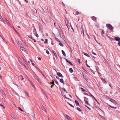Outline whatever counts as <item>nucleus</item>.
Returning a JSON list of instances; mask_svg holds the SVG:
<instances>
[{"label":"nucleus","instance_id":"29","mask_svg":"<svg viewBox=\"0 0 120 120\" xmlns=\"http://www.w3.org/2000/svg\"><path fill=\"white\" fill-rule=\"evenodd\" d=\"M102 36H104L103 34H105V33L104 32L103 30H102Z\"/></svg>","mask_w":120,"mask_h":120},{"label":"nucleus","instance_id":"27","mask_svg":"<svg viewBox=\"0 0 120 120\" xmlns=\"http://www.w3.org/2000/svg\"><path fill=\"white\" fill-rule=\"evenodd\" d=\"M20 77L21 78V79L22 80H23V79H24V78H23V76L22 75H20Z\"/></svg>","mask_w":120,"mask_h":120},{"label":"nucleus","instance_id":"44","mask_svg":"<svg viewBox=\"0 0 120 120\" xmlns=\"http://www.w3.org/2000/svg\"><path fill=\"white\" fill-rule=\"evenodd\" d=\"M84 71L86 74H87L88 73L87 71L85 69Z\"/></svg>","mask_w":120,"mask_h":120},{"label":"nucleus","instance_id":"54","mask_svg":"<svg viewBox=\"0 0 120 120\" xmlns=\"http://www.w3.org/2000/svg\"><path fill=\"white\" fill-rule=\"evenodd\" d=\"M82 69H83V70L84 71L85 70V69H84V68L83 67H82Z\"/></svg>","mask_w":120,"mask_h":120},{"label":"nucleus","instance_id":"18","mask_svg":"<svg viewBox=\"0 0 120 120\" xmlns=\"http://www.w3.org/2000/svg\"><path fill=\"white\" fill-rule=\"evenodd\" d=\"M92 56H93V57L94 58H95V57H94V56H95L96 55V53H92Z\"/></svg>","mask_w":120,"mask_h":120},{"label":"nucleus","instance_id":"40","mask_svg":"<svg viewBox=\"0 0 120 120\" xmlns=\"http://www.w3.org/2000/svg\"><path fill=\"white\" fill-rule=\"evenodd\" d=\"M78 62H79V64H80L81 63V62L80 61V59H78Z\"/></svg>","mask_w":120,"mask_h":120},{"label":"nucleus","instance_id":"5","mask_svg":"<svg viewBox=\"0 0 120 120\" xmlns=\"http://www.w3.org/2000/svg\"><path fill=\"white\" fill-rule=\"evenodd\" d=\"M115 40L117 41H120V38L119 37H115Z\"/></svg>","mask_w":120,"mask_h":120},{"label":"nucleus","instance_id":"46","mask_svg":"<svg viewBox=\"0 0 120 120\" xmlns=\"http://www.w3.org/2000/svg\"><path fill=\"white\" fill-rule=\"evenodd\" d=\"M76 12L77 13L76 15H79V12L78 11H77Z\"/></svg>","mask_w":120,"mask_h":120},{"label":"nucleus","instance_id":"41","mask_svg":"<svg viewBox=\"0 0 120 120\" xmlns=\"http://www.w3.org/2000/svg\"><path fill=\"white\" fill-rule=\"evenodd\" d=\"M14 30H15V32H16V33L18 34L19 35V33H18V32H17V31L15 29H14Z\"/></svg>","mask_w":120,"mask_h":120},{"label":"nucleus","instance_id":"26","mask_svg":"<svg viewBox=\"0 0 120 120\" xmlns=\"http://www.w3.org/2000/svg\"><path fill=\"white\" fill-rule=\"evenodd\" d=\"M77 109L79 111H82L81 109L80 108H79V107H77Z\"/></svg>","mask_w":120,"mask_h":120},{"label":"nucleus","instance_id":"9","mask_svg":"<svg viewBox=\"0 0 120 120\" xmlns=\"http://www.w3.org/2000/svg\"><path fill=\"white\" fill-rule=\"evenodd\" d=\"M92 19L94 21H95L97 19V18L95 16H93L92 17Z\"/></svg>","mask_w":120,"mask_h":120},{"label":"nucleus","instance_id":"43","mask_svg":"<svg viewBox=\"0 0 120 120\" xmlns=\"http://www.w3.org/2000/svg\"><path fill=\"white\" fill-rule=\"evenodd\" d=\"M63 97L65 98H66V99H68V98H67L66 96L65 95H64V96H63Z\"/></svg>","mask_w":120,"mask_h":120},{"label":"nucleus","instance_id":"7","mask_svg":"<svg viewBox=\"0 0 120 120\" xmlns=\"http://www.w3.org/2000/svg\"><path fill=\"white\" fill-rule=\"evenodd\" d=\"M101 80L103 81V83H107V82L104 79H103L102 78H101Z\"/></svg>","mask_w":120,"mask_h":120},{"label":"nucleus","instance_id":"38","mask_svg":"<svg viewBox=\"0 0 120 120\" xmlns=\"http://www.w3.org/2000/svg\"><path fill=\"white\" fill-rule=\"evenodd\" d=\"M28 36L29 37L31 38L32 39H33V38H32V37L31 36L29 35V36Z\"/></svg>","mask_w":120,"mask_h":120},{"label":"nucleus","instance_id":"49","mask_svg":"<svg viewBox=\"0 0 120 120\" xmlns=\"http://www.w3.org/2000/svg\"><path fill=\"white\" fill-rule=\"evenodd\" d=\"M118 44L119 46H120V41H119V42L118 43Z\"/></svg>","mask_w":120,"mask_h":120},{"label":"nucleus","instance_id":"51","mask_svg":"<svg viewBox=\"0 0 120 120\" xmlns=\"http://www.w3.org/2000/svg\"><path fill=\"white\" fill-rule=\"evenodd\" d=\"M54 84H53L51 86V88H52L53 86L54 85Z\"/></svg>","mask_w":120,"mask_h":120},{"label":"nucleus","instance_id":"24","mask_svg":"<svg viewBox=\"0 0 120 120\" xmlns=\"http://www.w3.org/2000/svg\"><path fill=\"white\" fill-rule=\"evenodd\" d=\"M67 103H68V104L71 107H72L73 108H74V106H73V105H72L71 104H70V103H68V102H67Z\"/></svg>","mask_w":120,"mask_h":120},{"label":"nucleus","instance_id":"31","mask_svg":"<svg viewBox=\"0 0 120 120\" xmlns=\"http://www.w3.org/2000/svg\"><path fill=\"white\" fill-rule=\"evenodd\" d=\"M80 88L82 90V91H83L84 92L85 90V89H84L82 87H80Z\"/></svg>","mask_w":120,"mask_h":120},{"label":"nucleus","instance_id":"64","mask_svg":"<svg viewBox=\"0 0 120 120\" xmlns=\"http://www.w3.org/2000/svg\"><path fill=\"white\" fill-rule=\"evenodd\" d=\"M30 60L31 61V62H32V60H31V59H30Z\"/></svg>","mask_w":120,"mask_h":120},{"label":"nucleus","instance_id":"39","mask_svg":"<svg viewBox=\"0 0 120 120\" xmlns=\"http://www.w3.org/2000/svg\"><path fill=\"white\" fill-rule=\"evenodd\" d=\"M62 89L64 91L67 92L66 90L64 88H62Z\"/></svg>","mask_w":120,"mask_h":120},{"label":"nucleus","instance_id":"21","mask_svg":"<svg viewBox=\"0 0 120 120\" xmlns=\"http://www.w3.org/2000/svg\"><path fill=\"white\" fill-rule=\"evenodd\" d=\"M0 106L2 107L3 109H5V107H4V105L2 104H0Z\"/></svg>","mask_w":120,"mask_h":120},{"label":"nucleus","instance_id":"35","mask_svg":"<svg viewBox=\"0 0 120 120\" xmlns=\"http://www.w3.org/2000/svg\"><path fill=\"white\" fill-rule=\"evenodd\" d=\"M53 56H55V57H56L57 55L56 53H53Z\"/></svg>","mask_w":120,"mask_h":120},{"label":"nucleus","instance_id":"2","mask_svg":"<svg viewBox=\"0 0 120 120\" xmlns=\"http://www.w3.org/2000/svg\"><path fill=\"white\" fill-rule=\"evenodd\" d=\"M56 74L59 77L62 78H63L64 77L62 74L60 73L57 72L56 73Z\"/></svg>","mask_w":120,"mask_h":120},{"label":"nucleus","instance_id":"62","mask_svg":"<svg viewBox=\"0 0 120 120\" xmlns=\"http://www.w3.org/2000/svg\"><path fill=\"white\" fill-rule=\"evenodd\" d=\"M112 99H110L109 100V101H112Z\"/></svg>","mask_w":120,"mask_h":120},{"label":"nucleus","instance_id":"25","mask_svg":"<svg viewBox=\"0 0 120 120\" xmlns=\"http://www.w3.org/2000/svg\"><path fill=\"white\" fill-rule=\"evenodd\" d=\"M59 45L62 46H64L63 44L61 42H60L59 43Z\"/></svg>","mask_w":120,"mask_h":120},{"label":"nucleus","instance_id":"16","mask_svg":"<svg viewBox=\"0 0 120 120\" xmlns=\"http://www.w3.org/2000/svg\"><path fill=\"white\" fill-rule=\"evenodd\" d=\"M84 53V55L88 57H89L90 56L87 53Z\"/></svg>","mask_w":120,"mask_h":120},{"label":"nucleus","instance_id":"15","mask_svg":"<svg viewBox=\"0 0 120 120\" xmlns=\"http://www.w3.org/2000/svg\"><path fill=\"white\" fill-rule=\"evenodd\" d=\"M18 59L20 63H22V62L21 60L19 57L18 58Z\"/></svg>","mask_w":120,"mask_h":120},{"label":"nucleus","instance_id":"52","mask_svg":"<svg viewBox=\"0 0 120 120\" xmlns=\"http://www.w3.org/2000/svg\"><path fill=\"white\" fill-rule=\"evenodd\" d=\"M89 94L90 95H89L90 96L92 97V96H93L92 94H91L90 93Z\"/></svg>","mask_w":120,"mask_h":120},{"label":"nucleus","instance_id":"42","mask_svg":"<svg viewBox=\"0 0 120 120\" xmlns=\"http://www.w3.org/2000/svg\"><path fill=\"white\" fill-rule=\"evenodd\" d=\"M37 79L38 81L40 83H41L40 81L38 79V78H37Z\"/></svg>","mask_w":120,"mask_h":120},{"label":"nucleus","instance_id":"45","mask_svg":"<svg viewBox=\"0 0 120 120\" xmlns=\"http://www.w3.org/2000/svg\"><path fill=\"white\" fill-rule=\"evenodd\" d=\"M17 44L18 45V46L19 45H20L21 44L20 43L19 41H18Z\"/></svg>","mask_w":120,"mask_h":120},{"label":"nucleus","instance_id":"14","mask_svg":"<svg viewBox=\"0 0 120 120\" xmlns=\"http://www.w3.org/2000/svg\"><path fill=\"white\" fill-rule=\"evenodd\" d=\"M41 107L42 108V110H44V111H45V108L42 105V104L41 105Z\"/></svg>","mask_w":120,"mask_h":120},{"label":"nucleus","instance_id":"61","mask_svg":"<svg viewBox=\"0 0 120 120\" xmlns=\"http://www.w3.org/2000/svg\"><path fill=\"white\" fill-rule=\"evenodd\" d=\"M86 65H87V66L88 67H90L88 65V64H86Z\"/></svg>","mask_w":120,"mask_h":120},{"label":"nucleus","instance_id":"10","mask_svg":"<svg viewBox=\"0 0 120 120\" xmlns=\"http://www.w3.org/2000/svg\"><path fill=\"white\" fill-rule=\"evenodd\" d=\"M112 101H111L112 103H113L114 104H116V101L113 99H112Z\"/></svg>","mask_w":120,"mask_h":120},{"label":"nucleus","instance_id":"28","mask_svg":"<svg viewBox=\"0 0 120 120\" xmlns=\"http://www.w3.org/2000/svg\"><path fill=\"white\" fill-rule=\"evenodd\" d=\"M6 21L7 22L8 24V25H9L10 24V23H9V21L7 20L6 19Z\"/></svg>","mask_w":120,"mask_h":120},{"label":"nucleus","instance_id":"1","mask_svg":"<svg viewBox=\"0 0 120 120\" xmlns=\"http://www.w3.org/2000/svg\"><path fill=\"white\" fill-rule=\"evenodd\" d=\"M106 26L108 29L111 30H112L114 28L113 27L109 24H106Z\"/></svg>","mask_w":120,"mask_h":120},{"label":"nucleus","instance_id":"30","mask_svg":"<svg viewBox=\"0 0 120 120\" xmlns=\"http://www.w3.org/2000/svg\"><path fill=\"white\" fill-rule=\"evenodd\" d=\"M18 46L20 48L21 47H23L22 45L21 44L20 45H19Z\"/></svg>","mask_w":120,"mask_h":120},{"label":"nucleus","instance_id":"50","mask_svg":"<svg viewBox=\"0 0 120 120\" xmlns=\"http://www.w3.org/2000/svg\"><path fill=\"white\" fill-rule=\"evenodd\" d=\"M31 85H32V86H33L34 87V88L35 86L34 85L33 83H32Z\"/></svg>","mask_w":120,"mask_h":120},{"label":"nucleus","instance_id":"53","mask_svg":"<svg viewBox=\"0 0 120 120\" xmlns=\"http://www.w3.org/2000/svg\"><path fill=\"white\" fill-rule=\"evenodd\" d=\"M55 82L57 84H58V82L57 81H55Z\"/></svg>","mask_w":120,"mask_h":120},{"label":"nucleus","instance_id":"3","mask_svg":"<svg viewBox=\"0 0 120 120\" xmlns=\"http://www.w3.org/2000/svg\"><path fill=\"white\" fill-rule=\"evenodd\" d=\"M64 116L65 118H67L68 120H72L71 119L70 117L68 116L67 115L65 114L64 115Z\"/></svg>","mask_w":120,"mask_h":120},{"label":"nucleus","instance_id":"17","mask_svg":"<svg viewBox=\"0 0 120 120\" xmlns=\"http://www.w3.org/2000/svg\"><path fill=\"white\" fill-rule=\"evenodd\" d=\"M37 68V69L42 74H43V73L42 72V71L41 70L38 68Z\"/></svg>","mask_w":120,"mask_h":120},{"label":"nucleus","instance_id":"23","mask_svg":"<svg viewBox=\"0 0 120 120\" xmlns=\"http://www.w3.org/2000/svg\"><path fill=\"white\" fill-rule=\"evenodd\" d=\"M50 83L51 84H52V85L53 84H54V81L53 80H52V82H50Z\"/></svg>","mask_w":120,"mask_h":120},{"label":"nucleus","instance_id":"48","mask_svg":"<svg viewBox=\"0 0 120 120\" xmlns=\"http://www.w3.org/2000/svg\"><path fill=\"white\" fill-rule=\"evenodd\" d=\"M0 18L2 20H3V18H2L1 16L0 15Z\"/></svg>","mask_w":120,"mask_h":120},{"label":"nucleus","instance_id":"36","mask_svg":"<svg viewBox=\"0 0 120 120\" xmlns=\"http://www.w3.org/2000/svg\"><path fill=\"white\" fill-rule=\"evenodd\" d=\"M11 117L14 119H15V118L13 115H11Z\"/></svg>","mask_w":120,"mask_h":120},{"label":"nucleus","instance_id":"56","mask_svg":"<svg viewBox=\"0 0 120 120\" xmlns=\"http://www.w3.org/2000/svg\"><path fill=\"white\" fill-rule=\"evenodd\" d=\"M63 55L64 56H65L66 55L65 53H62Z\"/></svg>","mask_w":120,"mask_h":120},{"label":"nucleus","instance_id":"55","mask_svg":"<svg viewBox=\"0 0 120 120\" xmlns=\"http://www.w3.org/2000/svg\"><path fill=\"white\" fill-rule=\"evenodd\" d=\"M38 59L39 60H41V59L40 58L38 57Z\"/></svg>","mask_w":120,"mask_h":120},{"label":"nucleus","instance_id":"37","mask_svg":"<svg viewBox=\"0 0 120 120\" xmlns=\"http://www.w3.org/2000/svg\"><path fill=\"white\" fill-rule=\"evenodd\" d=\"M48 41V39H45V41L44 42L45 43H47V41Z\"/></svg>","mask_w":120,"mask_h":120},{"label":"nucleus","instance_id":"34","mask_svg":"<svg viewBox=\"0 0 120 120\" xmlns=\"http://www.w3.org/2000/svg\"><path fill=\"white\" fill-rule=\"evenodd\" d=\"M22 59H23V60L24 61L25 63H27L26 61V60L23 57H22Z\"/></svg>","mask_w":120,"mask_h":120},{"label":"nucleus","instance_id":"32","mask_svg":"<svg viewBox=\"0 0 120 120\" xmlns=\"http://www.w3.org/2000/svg\"><path fill=\"white\" fill-rule=\"evenodd\" d=\"M22 41L23 42V44H24L25 45H26V42L25 41H22Z\"/></svg>","mask_w":120,"mask_h":120},{"label":"nucleus","instance_id":"57","mask_svg":"<svg viewBox=\"0 0 120 120\" xmlns=\"http://www.w3.org/2000/svg\"><path fill=\"white\" fill-rule=\"evenodd\" d=\"M25 1L27 3H28V1L27 0H25Z\"/></svg>","mask_w":120,"mask_h":120},{"label":"nucleus","instance_id":"63","mask_svg":"<svg viewBox=\"0 0 120 120\" xmlns=\"http://www.w3.org/2000/svg\"><path fill=\"white\" fill-rule=\"evenodd\" d=\"M32 64L33 66H34L35 65V64L34 63H32Z\"/></svg>","mask_w":120,"mask_h":120},{"label":"nucleus","instance_id":"12","mask_svg":"<svg viewBox=\"0 0 120 120\" xmlns=\"http://www.w3.org/2000/svg\"><path fill=\"white\" fill-rule=\"evenodd\" d=\"M69 70L71 73H72L73 72V70L72 68H70L69 69Z\"/></svg>","mask_w":120,"mask_h":120},{"label":"nucleus","instance_id":"13","mask_svg":"<svg viewBox=\"0 0 120 120\" xmlns=\"http://www.w3.org/2000/svg\"><path fill=\"white\" fill-rule=\"evenodd\" d=\"M84 101L86 102V103L88 105H89L90 104L88 103V102L85 99L84 100Z\"/></svg>","mask_w":120,"mask_h":120},{"label":"nucleus","instance_id":"33","mask_svg":"<svg viewBox=\"0 0 120 120\" xmlns=\"http://www.w3.org/2000/svg\"><path fill=\"white\" fill-rule=\"evenodd\" d=\"M55 39H56V40L58 41V42H60V41L59 40V39H58V38H55Z\"/></svg>","mask_w":120,"mask_h":120},{"label":"nucleus","instance_id":"47","mask_svg":"<svg viewBox=\"0 0 120 120\" xmlns=\"http://www.w3.org/2000/svg\"><path fill=\"white\" fill-rule=\"evenodd\" d=\"M21 64L22 65H23L24 67H26L25 65L24 64H23V63H22H22H21Z\"/></svg>","mask_w":120,"mask_h":120},{"label":"nucleus","instance_id":"8","mask_svg":"<svg viewBox=\"0 0 120 120\" xmlns=\"http://www.w3.org/2000/svg\"><path fill=\"white\" fill-rule=\"evenodd\" d=\"M0 91L1 93L3 95L5 96L6 95L5 93L4 92L3 90H1Z\"/></svg>","mask_w":120,"mask_h":120},{"label":"nucleus","instance_id":"19","mask_svg":"<svg viewBox=\"0 0 120 120\" xmlns=\"http://www.w3.org/2000/svg\"><path fill=\"white\" fill-rule=\"evenodd\" d=\"M75 102L77 105H79V103L77 101L75 100Z\"/></svg>","mask_w":120,"mask_h":120},{"label":"nucleus","instance_id":"22","mask_svg":"<svg viewBox=\"0 0 120 120\" xmlns=\"http://www.w3.org/2000/svg\"><path fill=\"white\" fill-rule=\"evenodd\" d=\"M18 109L21 111H22V112H24L23 110L20 107H18Z\"/></svg>","mask_w":120,"mask_h":120},{"label":"nucleus","instance_id":"20","mask_svg":"<svg viewBox=\"0 0 120 120\" xmlns=\"http://www.w3.org/2000/svg\"><path fill=\"white\" fill-rule=\"evenodd\" d=\"M109 106L110 107H111L113 108V109H116L117 108L116 107H113V106H111V105H109Z\"/></svg>","mask_w":120,"mask_h":120},{"label":"nucleus","instance_id":"11","mask_svg":"<svg viewBox=\"0 0 120 120\" xmlns=\"http://www.w3.org/2000/svg\"><path fill=\"white\" fill-rule=\"evenodd\" d=\"M60 82H61L62 83H64V80L63 79H60Z\"/></svg>","mask_w":120,"mask_h":120},{"label":"nucleus","instance_id":"6","mask_svg":"<svg viewBox=\"0 0 120 120\" xmlns=\"http://www.w3.org/2000/svg\"><path fill=\"white\" fill-rule=\"evenodd\" d=\"M66 60L67 62L68 63L70 64L71 65H73L71 63L69 60H68L67 59H66Z\"/></svg>","mask_w":120,"mask_h":120},{"label":"nucleus","instance_id":"58","mask_svg":"<svg viewBox=\"0 0 120 120\" xmlns=\"http://www.w3.org/2000/svg\"><path fill=\"white\" fill-rule=\"evenodd\" d=\"M62 4H63V5L65 7V8H66V7H65V5L64 4L63 2H62Z\"/></svg>","mask_w":120,"mask_h":120},{"label":"nucleus","instance_id":"4","mask_svg":"<svg viewBox=\"0 0 120 120\" xmlns=\"http://www.w3.org/2000/svg\"><path fill=\"white\" fill-rule=\"evenodd\" d=\"M20 49L22 51V52H26V49L24 48L23 47H21L20 48Z\"/></svg>","mask_w":120,"mask_h":120},{"label":"nucleus","instance_id":"60","mask_svg":"<svg viewBox=\"0 0 120 120\" xmlns=\"http://www.w3.org/2000/svg\"><path fill=\"white\" fill-rule=\"evenodd\" d=\"M56 78L57 79H59V77H57V76H56Z\"/></svg>","mask_w":120,"mask_h":120},{"label":"nucleus","instance_id":"59","mask_svg":"<svg viewBox=\"0 0 120 120\" xmlns=\"http://www.w3.org/2000/svg\"><path fill=\"white\" fill-rule=\"evenodd\" d=\"M2 77V76L1 75H0V79H1Z\"/></svg>","mask_w":120,"mask_h":120}]
</instances>
